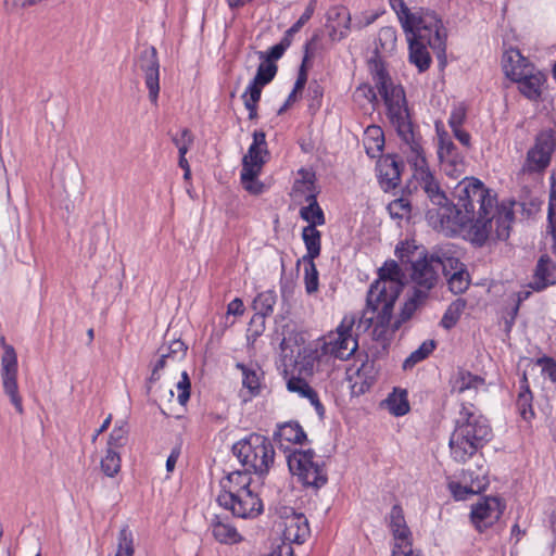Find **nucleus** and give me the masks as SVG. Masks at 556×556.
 <instances>
[{"instance_id":"1","label":"nucleus","mask_w":556,"mask_h":556,"mask_svg":"<svg viewBox=\"0 0 556 556\" xmlns=\"http://www.w3.org/2000/svg\"><path fill=\"white\" fill-rule=\"evenodd\" d=\"M448 205L443 212H426V219L433 228L469 226L472 242L478 247L485 244L492 228L490 213L496 204V193L473 176L463 178L452 192Z\"/></svg>"},{"instance_id":"2","label":"nucleus","mask_w":556,"mask_h":556,"mask_svg":"<svg viewBox=\"0 0 556 556\" xmlns=\"http://www.w3.org/2000/svg\"><path fill=\"white\" fill-rule=\"evenodd\" d=\"M307 435L298 421H287L277 426L273 441L286 453V459L290 472L298 477L304 486L319 490L328 482L325 463L314 462L315 452L312 448H290L288 444H303Z\"/></svg>"},{"instance_id":"3","label":"nucleus","mask_w":556,"mask_h":556,"mask_svg":"<svg viewBox=\"0 0 556 556\" xmlns=\"http://www.w3.org/2000/svg\"><path fill=\"white\" fill-rule=\"evenodd\" d=\"M396 41L397 33L393 26L381 27L375 41L374 55L368 60L369 73L384 102L388 119H397L403 114L410 113L403 86L392 81L381 56L392 53L396 49Z\"/></svg>"},{"instance_id":"4","label":"nucleus","mask_w":556,"mask_h":556,"mask_svg":"<svg viewBox=\"0 0 556 556\" xmlns=\"http://www.w3.org/2000/svg\"><path fill=\"white\" fill-rule=\"evenodd\" d=\"M389 122L394 127L401 140L409 147L412 156L408 161L414 168V178L420 182L421 188L431 203L438 206L429 208L428 211L443 212V208L448 205V198L429 168L421 146V136L413 124L412 114H403L397 119L391 118Z\"/></svg>"},{"instance_id":"5","label":"nucleus","mask_w":556,"mask_h":556,"mask_svg":"<svg viewBox=\"0 0 556 556\" xmlns=\"http://www.w3.org/2000/svg\"><path fill=\"white\" fill-rule=\"evenodd\" d=\"M472 404L463 403L454 430L450 437L452 458L465 464L493 439V430L486 417L472 410Z\"/></svg>"},{"instance_id":"6","label":"nucleus","mask_w":556,"mask_h":556,"mask_svg":"<svg viewBox=\"0 0 556 556\" xmlns=\"http://www.w3.org/2000/svg\"><path fill=\"white\" fill-rule=\"evenodd\" d=\"M405 36L408 42V60L418 68L419 73L428 71L432 62L428 46L439 59H442L441 64H445L447 34L442 18H440L439 25L431 27V30L418 27L417 30L405 34Z\"/></svg>"},{"instance_id":"7","label":"nucleus","mask_w":556,"mask_h":556,"mask_svg":"<svg viewBox=\"0 0 556 556\" xmlns=\"http://www.w3.org/2000/svg\"><path fill=\"white\" fill-rule=\"evenodd\" d=\"M232 453L242 466L260 477L268 473L275 459V448L269 438L250 433L232 445Z\"/></svg>"},{"instance_id":"8","label":"nucleus","mask_w":556,"mask_h":556,"mask_svg":"<svg viewBox=\"0 0 556 556\" xmlns=\"http://www.w3.org/2000/svg\"><path fill=\"white\" fill-rule=\"evenodd\" d=\"M404 274L394 260H388L378 269V279H376L369 287L366 296V309L364 311L363 318H366L367 313H375L380 303L389 301L393 291L397 290L399 295L403 289Z\"/></svg>"},{"instance_id":"9","label":"nucleus","mask_w":556,"mask_h":556,"mask_svg":"<svg viewBox=\"0 0 556 556\" xmlns=\"http://www.w3.org/2000/svg\"><path fill=\"white\" fill-rule=\"evenodd\" d=\"M389 4L395 12L404 34L417 30L418 27L431 30V27L439 25L440 18H442L437 11L430 8L416 7L412 11L404 0H389Z\"/></svg>"},{"instance_id":"10","label":"nucleus","mask_w":556,"mask_h":556,"mask_svg":"<svg viewBox=\"0 0 556 556\" xmlns=\"http://www.w3.org/2000/svg\"><path fill=\"white\" fill-rule=\"evenodd\" d=\"M0 344L3 348V354L1 357V380L3 392L9 396L10 402L14 406L15 410L20 414H24L23 400L18 392L17 384V355L13 345L8 344L4 337L0 338Z\"/></svg>"},{"instance_id":"11","label":"nucleus","mask_w":556,"mask_h":556,"mask_svg":"<svg viewBox=\"0 0 556 556\" xmlns=\"http://www.w3.org/2000/svg\"><path fill=\"white\" fill-rule=\"evenodd\" d=\"M354 324L353 317L344 316L336 329V334L330 332L328 341L321 344L324 354L332 355L342 361L349 359L358 349L357 338L352 336Z\"/></svg>"},{"instance_id":"12","label":"nucleus","mask_w":556,"mask_h":556,"mask_svg":"<svg viewBox=\"0 0 556 556\" xmlns=\"http://www.w3.org/2000/svg\"><path fill=\"white\" fill-rule=\"evenodd\" d=\"M301 179H296L293 185L294 192L305 193V201L308 203L300 210V217L307 222L308 225L323 226L326 224L324 211L317 202L318 190L315 186V174L301 169Z\"/></svg>"},{"instance_id":"13","label":"nucleus","mask_w":556,"mask_h":556,"mask_svg":"<svg viewBox=\"0 0 556 556\" xmlns=\"http://www.w3.org/2000/svg\"><path fill=\"white\" fill-rule=\"evenodd\" d=\"M506 509V502L501 496H483L478 503L471 506L470 522L479 533L495 526Z\"/></svg>"},{"instance_id":"14","label":"nucleus","mask_w":556,"mask_h":556,"mask_svg":"<svg viewBox=\"0 0 556 556\" xmlns=\"http://www.w3.org/2000/svg\"><path fill=\"white\" fill-rule=\"evenodd\" d=\"M216 502L237 518H255L263 513L262 500L253 491L231 495L218 494Z\"/></svg>"},{"instance_id":"15","label":"nucleus","mask_w":556,"mask_h":556,"mask_svg":"<svg viewBox=\"0 0 556 556\" xmlns=\"http://www.w3.org/2000/svg\"><path fill=\"white\" fill-rule=\"evenodd\" d=\"M556 149V131L552 128L541 129L535 138L534 144L527 152V161L533 172H543L552 161Z\"/></svg>"},{"instance_id":"16","label":"nucleus","mask_w":556,"mask_h":556,"mask_svg":"<svg viewBox=\"0 0 556 556\" xmlns=\"http://www.w3.org/2000/svg\"><path fill=\"white\" fill-rule=\"evenodd\" d=\"M135 65L143 73L151 103L156 104L160 93V61L156 48L150 46L141 50Z\"/></svg>"},{"instance_id":"17","label":"nucleus","mask_w":556,"mask_h":556,"mask_svg":"<svg viewBox=\"0 0 556 556\" xmlns=\"http://www.w3.org/2000/svg\"><path fill=\"white\" fill-rule=\"evenodd\" d=\"M435 127L439 138L438 157L443 169L447 176L458 177L464 170V155L459 152L448 134L444 129L440 130L438 124Z\"/></svg>"},{"instance_id":"18","label":"nucleus","mask_w":556,"mask_h":556,"mask_svg":"<svg viewBox=\"0 0 556 556\" xmlns=\"http://www.w3.org/2000/svg\"><path fill=\"white\" fill-rule=\"evenodd\" d=\"M432 261V253L425 252L421 257L412 264L410 277L415 283L413 289H419L428 296L439 280V270Z\"/></svg>"},{"instance_id":"19","label":"nucleus","mask_w":556,"mask_h":556,"mask_svg":"<svg viewBox=\"0 0 556 556\" xmlns=\"http://www.w3.org/2000/svg\"><path fill=\"white\" fill-rule=\"evenodd\" d=\"M405 168L403 160L396 154L381 155L377 162V177L381 189L389 192L399 187Z\"/></svg>"},{"instance_id":"20","label":"nucleus","mask_w":556,"mask_h":556,"mask_svg":"<svg viewBox=\"0 0 556 556\" xmlns=\"http://www.w3.org/2000/svg\"><path fill=\"white\" fill-rule=\"evenodd\" d=\"M399 299V291L395 290L389 298V301L386 303H380L378 309L372 313V315L366 318L368 326H370L375 320V326L372 329V339L377 341L379 344L384 342H390L387 338L388 329L391 325V319L393 316L394 305Z\"/></svg>"},{"instance_id":"21","label":"nucleus","mask_w":556,"mask_h":556,"mask_svg":"<svg viewBox=\"0 0 556 556\" xmlns=\"http://www.w3.org/2000/svg\"><path fill=\"white\" fill-rule=\"evenodd\" d=\"M475 476L473 471H462V481H448L447 489L455 501H466L470 496L480 494L485 491L488 481Z\"/></svg>"},{"instance_id":"22","label":"nucleus","mask_w":556,"mask_h":556,"mask_svg":"<svg viewBox=\"0 0 556 556\" xmlns=\"http://www.w3.org/2000/svg\"><path fill=\"white\" fill-rule=\"evenodd\" d=\"M326 27L332 41H340L348 37L351 29V14L342 4L332 5L326 13Z\"/></svg>"},{"instance_id":"23","label":"nucleus","mask_w":556,"mask_h":556,"mask_svg":"<svg viewBox=\"0 0 556 556\" xmlns=\"http://www.w3.org/2000/svg\"><path fill=\"white\" fill-rule=\"evenodd\" d=\"M275 324L277 328L275 330L276 336L280 337L279 348L282 352L294 346L304 344V333L298 329L296 324L288 319L285 314H278L275 317Z\"/></svg>"},{"instance_id":"24","label":"nucleus","mask_w":556,"mask_h":556,"mask_svg":"<svg viewBox=\"0 0 556 556\" xmlns=\"http://www.w3.org/2000/svg\"><path fill=\"white\" fill-rule=\"evenodd\" d=\"M556 285V264L548 254H542L535 265L532 281L529 287L535 292H542Z\"/></svg>"},{"instance_id":"25","label":"nucleus","mask_w":556,"mask_h":556,"mask_svg":"<svg viewBox=\"0 0 556 556\" xmlns=\"http://www.w3.org/2000/svg\"><path fill=\"white\" fill-rule=\"evenodd\" d=\"M502 67L505 76L516 83L519 77L526 75L534 65L518 49L510 48L503 54Z\"/></svg>"},{"instance_id":"26","label":"nucleus","mask_w":556,"mask_h":556,"mask_svg":"<svg viewBox=\"0 0 556 556\" xmlns=\"http://www.w3.org/2000/svg\"><path fill=\"white\" fill-rule=\"evenodd\" d=\"M251 470L245 467L244 470H235L220 479L218 494H237L252 491L250 485L252 483Z\"/></svg>"},{"instance_id":"27","label":"nucleus","mask_w":556,"mask_h":556,"mask_svg":"<svg viewBox=\"0 0 556 556\" xmlns=\"http://www.w3.org/2000/svg\"><path fill=\"white\" fill-rule=\"evenodd\" d=\"M531 68L526 75L517 79L519 92L531 101H538L542 96V86L546 81V76L541 71Z\"/></svg>"},{"instance_id":"28","label":"nucleus","mask_w":556,"mask_h":556,"mask_svg":"<svg viewBox=\"0 0 556 556\" xmlns=\"http://www.w3.org/2000/svg\"><path fill=\"white\" fill-rule=\"evenodd\" d=\"M236 368L242 374V386L247 389L249 399L256 397L261 394L264 379V371L257 364L237 363Z\"/></svg>"},{"instance_id":"29","label":"nucleus","mask_w":556,"mask_h":556,"mask_svg":"<svg viewBox=\"0 0 556 556\" xmlns=\"http://www.w3.org/2000/svg\"><path fill=\"white\" fill-rule=\"evenodd\" d=\"M324 354L323 345L313 348L311 344L301 349L296 355L295 369L299 375L312 377L314 375V367L316 363H320Z\"/></svg>"},{"instance_id":"30","label":"nucleus","mask_w":556,"mask_h":556,"mask_svg":"<svg viewBox=\"0 0 556 556\" xmlns=\"http://www.w3.org/2000/svg\"><path fill=\"white\" fill-rule=\"evenodd\" d=\"M506 205L505 203L494 205L493 211L490 213L492 220L495 219L496 224V237L500 240H507L510 235V225L515 219V213L511 205Z\"/></svg>"},{"instance_id":"31","label":"nucleus","mask_w":556,"mask_h":556,"mask_svg":"<svg viewBox=\"0 0 556 556\" xmlns=\"http://www.w3.org/2000/svg\"><path fill=\"white\" fill-rule=\"evenodd\" d=\"M428 299L429 296L425 294V292H421V290L412 289V294L404 302L399 317L392 324V331L399 330L404 323L409 320L415 312L426 304Z\"/></svg>"},{"instance_id":"32","label":"nucleus","mask_w":556,"mask_h":556,"mask_svg":"<svg viewBox=\"0 0 556 556\" xmlns=\"http://www.w3.org/2000/svg\"><path fill=\"white\" fill-rule=\"evenodd\" d=\"M302 240L306 248V254L298 261V265L302 263H311L319 257L321 252V232L317 226L307 225L302 229Z\"/></svg>"},{"instance_id":"33","label":"nucleus","mask_w":556,"mask_h":556,"mask_svg":"<svg viewBox=\"0 0 556 556\" xmlns=\"http://www.w3.org/2000/svg\"><path fill=\"white\" fill-rule=\"evenodd\" d=\"M377 374L378 370L372 369V364H369L368 359L364 362L356 370V380L351 386L352 395L359 396L368 392L376 383Z\"/></svg>"},{"instance_id":"34","label":"nucleus","mask_w":556,"mask_h":556,"mask_svg":"<svg viewBox=\"0 0 556 556\" xmlns=\"http://www.w3.org/2000/svg\"><path fill=\"white\" fill-rule=\"evenodd\" d=\"M286 536L293 540V542L301 544L309 536L308 520L304 514L293 513V516L286 525Z\"/></svg>"},{"instance_id":"35","label":"nucleus","mask_w":556,"mask_h":556,"mask_svg":"<svg viewBox=\"0 0 556 556\" xmlns=\"http://www.w3.org/2000/svg\"><path fill=\"white\" fill-rule=\"evenodd\" d=\"M432 256V262H434L438 270H441L445 278H448L453 271L458 270L465 265L451 250H434Z\"/></svg>"},{"instance_id":"36","label":"nucleus","mask_w":556,"mask_h":556,"mask_svg":"<svg viewBox=\"0 0 556 556\" xmlns=\"http://www.w3.org/2000/svg\"><path fill=\"white\" fill-rule=\"evenodd\" d=\"M318 40H319V35L316 33L304 45V55H303L302 63L299 68L296 80H295L293 89H292L293 91L301 93L305 88V85H306L307 78H308L307 63L314 54L315 45L317 43Z\"/></svg>"},{"instance_id":"37","label":"nucleus","mask_w":556,"mask_h":556,"mask_svg":"<svg viewBox=\"0 0 556 556\" xmlns=\"http://www.w3.org/2000/svg\"><path fill=\"white\" fill-rule=\"evenodd\" d=\"M211 528L213 536L223 544H233L241 541V535L233 526L222 521L218 515H215L211 520Z\"/></svg>"},{"instance_id":"38","label":"nucleus","mask_w":556,"mask_h":556,"mask_svg":"<svg viewBox=\"0 0 556 556\" xmlns=\"http://www.w3.org/2000/svg\"><path fill=\"white\" fill-rule=\"evenodd\" d=\"M365 135L364 144L366 154L371 159L380 157L386 142L382 128L378 125H370L367 127Z\"/></svg>"},{"instance_id":"39","label":"nucleus","mask_w":556,"mask_h":556,"mask_svg":"<svg viewBox=\"0 0 556 556\" xmlns=\"http://www.w3.org/2000/svg\"><path fill=\"white\" fill-rule=\"evenodd\" d=\"M384 403L389 412L395 417L404 416L410 410L407 390L402 388H393Z\"/></svg>"},{"instance_id":"40","label":"nucleus","mask_w":556,"mask_h":556,"mask_svg":"<svg viewBox=\"0 0 556 556\" xmlns=\"http://www.w3.org/2000/svg\"><path fill=\"white\" fill-rule=\"evenodd\" d=\"M262 168L242 166L240 180L242 187L251 194L258 195L264 191V184L258 180Z\"/></svg>"},{"instance_id":"41","label":"nucleus","mask_w":556,"mask_h":556,"mask_svg":"<svg viewBox=\"0 0 556 556\" xmlns=\"http://www.w3.org/2000/svg\"><path fill=\"white\" fill-rule=\"evenodd\" d=\"M467 301L463 298H458L453 301L445 309L440 326L445 330L454 328L460 319V316L466 308Z\"/></svg>"},{"instance_id":"42","label":"nucleus","mask_w":556,"mask_h":556,"mask_svg":"<svg viewBox=\"0 0 556 556\" xmlns=\"http://www.w3.org/2000/svg\"><path fill=\"white\" fill-rule=\"evenodd\" d=\"M548 232L553 240L552 252L556 256V178L551 176V189L547 212Z\"/></svg>"},{"instance_id":"43","label":"nucleus","mask_w":556,"mask_h":556,"mask_svg":"<svg viewBox=\"0 0 556 556\" xmlns=\"http://www.w3.org/2000/svg\"><path fill=\"white\" fill-rule=\"evenodd\" d=\"M446 282L448 286V290L454 294H463L465 293L470 283V275L467 270L466 265H464L462 268H459L456 271H453L448 278H446Z\"/></svg>"},{"instance_id":"44","label":"nucleus","mask_w":556,"mask_h":556,"mask_svg":"<svg viewBox=\"0 0 556 556\" xmlns=\"http://www.w3.org/2000/svg\"><path fill=\"white\" fill-rule=\"evenodd\" d=\"M277 303V293L275 290H266L256 295L253 300L252 307L256 314L263 316H270L274 312V306Z\"/></svg>"},{"instance_id":"45","label":"nucleus","mask_w":556,"mask_h":556,"mask_svg":"<svg viewBox=\"0 0 556 556\" xmlns=\"http://www.w3.org/2000/svg\"><path fill=\"white\" fill-rule=\"evenodd\" d=\"M437 348L434 340L424 341L417 350L410 353V355L404 361L403 369H412L416 364L426 359Z\"/></svg>"},{"instance_id":"46","label":"nucleus","mask_w":556,"mask_h":556,"mask_svg":"<svg viewBox=\"0 0 556 556\" xmlns=\"http://www.w3.org/2000/svg\"><path fill=\"white\" fill-rule=\"evenodd\" d=\"M122 466V459L118 451L106 448L105 456L101 459L100 467L102 472L110 478L115 477Z\"/></svg>"},{"instance_id":"47","label":"nucleus","mask_w":556,"mask_h":556,"mask_svg":"<svg viewBox=\"0 0 556 556\" xmlns=\"http://www.w3.org/2000/svg\"><path fill=\"white\" fill-rule=\"evenodd\" d=\"M392 218H409L413 212V205L406 197H400L391 201L387 206Z\"/></svg>"},{"instance_id":"48","label":"nucleus","mask_w":556,"mask_h":556,"mask_svg":"<svg viewBox=\"0 0 556 556\" xmlns=\"http://www.w3.org/2000/svg\"><path fill=\"white\" fill-rule=\"evenodd\" d=\"M353 99L362 106L369 103L371 104L372 109H375L379 103L375 88L367 83L361 84L356 87L353 93Z\"/></svg>"},{"instance_id":"49","label":"nucleus","mask_w":556,"mask_h":556,"mask_svg":"<svg viewBox=\"0 0 556 556\" xmlns=\"http://www.w3.org/2000/svg\"><path fill=\"white\" fill-rule=\"evenodd\" d=\"M516 407L520 417L526 421H531L535 417L533 409V393L519 392L516 400Z\"/></svg>"},{"instance_id":"50","label":"nucleus","mask_w":556,"mask_h":556,"mask_svg":"<svg viewBox=\"0 0 556 556\" xmlns=\"http://www.w3.org/2000/svg\"><path fill=\"white\" fill-rule=\"evenodd\" d=\"M277 71L278 66L276 63H273L271 61L266 62L262 60V62L257 66L256 74L252 81L265 87L266 85L273 81L277 74Z\"/></svg>"},{"instance_id":"51","label":"nucleus","mask_w":556,"mask_h":556,"mask_svg":"<svg viewBox=\"0 0 556 556\" xmlns=\"http://www.w3.org/2000/svg\"><path fill=\"white\" fill-rule=\"evenodd\" d=\"M117 540H118V544H117V551H116L115 555L134 556V554H135L134 535L127 525L124 526L119 530Z\"/></svg>"},{"instance_id":"52","label":"nucleus","mask_w":556,"mask_h":556,"mask_svg":"<svg viewBox=\"0 0 556 556\" xmlns=\"http://www.w3.org/2000/svg\"><path fill=\"white\" fill-rule=\"evenodd\" d=\"M483 382L484 379L481 378L480 376L473 375L468 370H459L457 374L454 388H456L459 393H463L468 389L477 388Z\"/></svg>"},{"instance_id":"53","label":"nucleus","mask_w":556,"mask_h":556,"mask_svg":"<svg viewBox=\"0 0 556 556\" xmlns=\"http://www.w3.org/2000/svg\"><path fill=\"white\" fill-rule=\"evenodd\" d=\"M317 5V0H309L300 18L285 31L283 36L293 40V36L312 18Z\"/></svg>"},{"instance_id":"54","label":"nucleus","mask_w":556,"mask_h":556,"mask_svg":"<svg viewBox=\"0 0 556 556\" xmlns=\"http://www.w3.org/2000/svg\"><path fill=\"white\" fill-rule=\"evenodd\" d=\"M292 41L291 39H288L286 36H282L281 40L270 47L266 52H258V56L261 60H264L266 62L271 61L273 63H276L277 60L282 58L286 50L291 46Z\"/></svg>"},{"instance_id":"55","label":"nucleus","mask_w":556,"mask_h":556,"mask_svg":"<svg viewBox=\"0 0 556 556\" xmlns=\"http://www.w3.org/2000/svg\"><path fill=\"white\" fill-rule=\"evenodd\" d=\"M287 389L289 392L298 393L301 397L306 399L308 394L314 390L305 379L304 375L291 376L287 380Z\"/></svg>"},{"instance_id":"56","label":"nucleus","mask_w":556,"mask_h":556,"mask_svg":"<svg viewBox=\"0 0 556 556\" xmlns=\"http://www.w3.org/2000/svg\"><path fill=\"white\" fill-rule=\"evenodd\" d=\"M304 264V285L305 291L308 294H313L318 290L319 286V274L316 268L314 261Z\"/></svg>"},{"instance_id":"57","label":"nucleus","mask_w":556,"mask_h":556,"mask_svg":"<svg viewBox=\"0 0 556 556\" xmlns=\"http://www.w3.org/2000/svg\"><path fill=\"white\" fill-rule=\"evenodd\" d=\"M266 328V316L256 314L252 316L247 330V340L255 342L260 338Z\"/></svg>"},{"instance_id":"58","label":"nucleus","mask_w":556,"mask_h":556,"mask_svg":"<svg viewBox=\"0 0 556 556\" xmlns=\"http://www.w3.org/2000/svg\"><path fill=\"white\" fill-rule=\"evenodd\" d=\"M262 154H264L263 148L251 144L248 153L242 159V166L262 168L266 163V160L263 159Z\"/></svg>"},{"instance_id":"59","label":"nucleus","mask_w":556,"mask_h":556,"mask_svg":"<svg viewBox=\"0 0 556 556\" xmlns=\"http://www.w3.org/2000/svg\"><path fill=\"white\" fill-rule=\"evenodd\" d=\"M127 433L128 431L124 426H115L109 435L106 448L118 451L126 444Z\"/></svg>"},{"instance_id":"60","label":"nucleus","mask_w":556,"mask_h":556,"mask_svg":"<svg viewBox=\"0 0 556 556\" xmlns=\"http://www.w3.org/2000/svg\"><path fill=\"white\" fill-rule=\"evenodd\" d=\"M309 110H319L324 98V87L317 81L313 80L308 85Z\"/></svg>"},{"instance_id":"61","label":"nucleus","mask_w":556,"mask_h":556,"mask_svg":"<svg viewBox=\"0 0 556 556\" xmlns=\"http://www.w3.org/2000/svg\"><path fill=\"white\" fill-rule=\"evenodd\" d=\"M534 363H535V365L542 367L543 375H546L552 382L556 383V359L555 358L547 356V355H543L542 357L536 358Z\"/></svg>"},{"instance_id":"62","label":"nucleus","mask_w":556,"mask_h":556,"mask_svg":"<svg viewBox=\"0 0 556 556\" xmlns=\"http://www.w3.org/2000/svg\"><path fill=\"white\" fill-rule=\"evenodd\" d=\"M177 389H178V396H177L178 403L180 405H186L191 395V381H190V378H189V375L187 371H182L181 379L177 383Z\"/></svg>"},{"instance_id":"63","label":"nucleus","mask_w":556,"mask_h":556,"mask_svg":"<svg viewBox=\"0 0 556 556\" xmlns=\"http://www.w3.org/2000/svg\"><path fill=\"white\" fill-rule=\"evenodd\" d=\"M263 88L264 86L257 85L256 83L251 80L241 97L243 102L258 103L262 97Z\"/></svg>"},{"instance_id":"64","label":"nucleus","mask_w":556,"mask_h":556,"mask_svg":"<svg viewBox=\"0 0 556 556\" xmlns=\"http://www.w3.org/2000/svg\"><path fill=\"white\" fill-rule=\"evenodd\" d=\"M467 116V110L464 105L455 106L448 117V126L451 129L462 127Z\"/></svg>"}]
</instances>
